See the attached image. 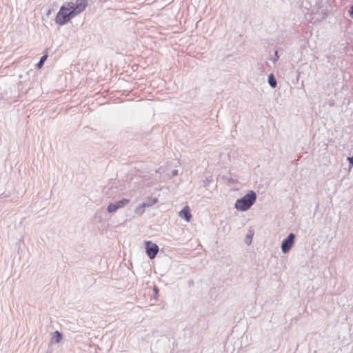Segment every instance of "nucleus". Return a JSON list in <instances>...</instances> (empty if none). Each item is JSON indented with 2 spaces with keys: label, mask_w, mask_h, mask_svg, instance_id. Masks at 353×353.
I'll return each mask as SVG.
<instances>
[{
  "label": "nucleus",
  "mask_w": 353,
  "mask_h": 353,
  "mask_svg": "<svg viewBox=\"0 0 353 353\" xmlns=\"http://www.w3.org/2000/svg\"><path fill=\"white\" fill-rule=\"evenodd\" d=\"M256 199V193L250 190L243 198L236 200L235 208L240 211H246L254 203Z\"/></svg>",
  "instance_id": "obj_2"
},
{
  "label": "nucleus",
  "mask_w": 353,
  "mask_h": 353,
  "mask_svg": "<svg viewBox=\"0 0 353 353\" xmlns=\"http://www.w3.org/2000/svg\"><path fill=\"white\" fill-rule=\"evenodd\" d=\"M53 335H54L53 339H54L55 342L56 343L60 342V341L62 339V336H61V333L59 331H56L54 332Z\"/></svg>",
  "instance_id": "obj_7"
},
{
  "label": "nucleus",
  "mask_w": 353,
  "mask_h": 353,
  "mask_svg": "<svg viewBox=\"0 0 353 353\" xmlns=\"http://www.w3.org/2000/svg\"><path fill=\"white\" fill-rule=\"evenodd\" d=\"M87 0H77L75 3L68 2L63 5L55 17L57 24L63 26L72 18L82 12L87 7Z\"/></svg>",
  "instance_id": "obj_1"
},
{
  "label": "nucleus",
  "mask_w": 353,
  "mask_h": 353,
  "mask_svg": "<svg viewBox=\"0 0 353 353\" xmlns=\"http://www.w3.org/2000/svg\"><path fill=\"white\" fill-rule=\"evenodd\" d=\"M47 58H48V55L47 54L43 55L41 58L39 62L37 64V68H41L43 66V65L44 62L46 61V60L47 59Z\"/></svg>",
  "instance_id": "obj_9"
},
{
  "label": "nucleus",
  "mask_w": 353,
  "mask_h": 353,
  "mask_svg": "<svg viewBox=\"0 0 353 353\" xmlns=\"http://www.w3.org/2000/svg\"><path fill=\"white\" fill-rule=\"evenodd\" d=\"M145 249L148 257L151 259H154L159 252L158 245L151 241L145 242Z\"/></svg>",
  "instance_id": "obj_3"
},
{
  "label": "nucleus",
  "mask_w": 353,
  "mask_h": 353,
  "mask_svg": "<svg viewBox=\"0 0 353 353\" xmlns=\"http://www.w3.org/2000/svg\"><path fill=\"white\" fill-rule=\"evenodd\" d=\"M350 16H351L352 17H353V6H352V8H351Z\"/></svg>",
  "instance_id": "obj_12"
},
{
  "label": "nucleus",
  "mask_w": 353,
  "mask_h": 353,
  "mask_svg": "<svg viewBox=\"0 0 353 353\" xmlns=\"http://www.w3.org/2000/svg\"><path fill=\"white\" fill-rule=\"evenodd\" d=\"M128 199H123L121 201L116 202L115 203H110L108 207V210L109 212H112L116 211L117 209L123 207L126 204L129 203Z\"/></svg>",
  "instance_id": "obj_5"
},
{
  "label": "nucleus",
  "mask_w": 353,
  "mask_h": 353,
  "mask_svg": "<svg viewBox=\"0 0 353 353\" xmlns=\"http://www.w3.org/2000/svg\"><path fill=\"white\" fill-rule=\"evenodd\" d=\"M148 205H146L145 203L142 204L141 205L139 206L137 209V212L138 213H140V214H142L143 212V210H144V208L145 206H148Z\"/></svg>",
  "instance_id": "obj_10"
},
{
  "label": "nucleus",
  "mask_w": 353,
  "mask_h": 353,
  "mask_svg": "<svg viewBox=\"0 0 353 353\" xmlns=\"http://www.w3.org/2000/svg\"><path fill=\"white\" fill-rule=\"evenodd\" d=\"M179 216L185 219L187 222H190L192 218L190 209L188 206H185L182 210L179 212Z\"/></svg>",
  "instance_id": "obj_6"
},
{
  "label": "nucleus",
  "mask_w": 353,
  "mask_h": 353,
  "mask_svg": "<svg viewBox=\"0 0 353 353\" xmlns=\"http://www.w3.org/2000/svg\"><path fill=\"white\" fill-rule=\"evenodd\" d=\"M294 234L291 233L288 238L283 241L281 248L284 253L288 252L291 249L294 243Z\"/></svg>",
  "instance_id": "obj_4"
},
{
  "label": "nucleus",
  "mask_w": 353,
  "mask_h": 353,
  "mask_svg": "<svg viewBox=\"0 0 353 353\" xmlns=\"http://www.w3.org/2000/svg\"><path fill=\"white\" fill-rule=\"evenodd\" d=\"M348 160H349V161H350V163L351 165H352V166H353V157H349V158H348Z\"/></svg>",
  "instance_id": "obj_11"
},
{
  "label": "nucleus",
  "mask_w": 353,
  "mask_h": 353,
  "mask_svg": "<svg viewBox=\"0 0 353 353\" xmlns=\"http://www.w3.org/2000/svg\"><path fill=\"white\" fill-rule=\"evenodd\" d=\"M268 81H269L270 85L272 88H275L276 86V81L272 74L270 75Z\"/></svg>",
  "instance_id": "obj_8"
}]
</instances>
